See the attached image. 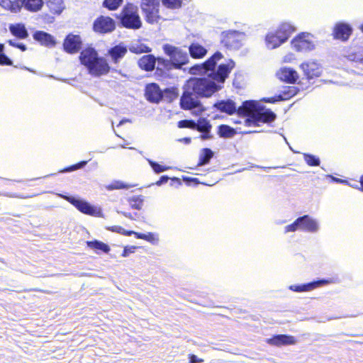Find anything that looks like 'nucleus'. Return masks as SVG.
Instances as JSON below:
<instances>
[{
  "mask_svg": "<svg viewBox=\"0 0 363 363\" xmlns=\"http://www.w3.org/2000/svg\"><path fill=\"white\" fill-rule=\"evenodd\" d=\"M129 50L131 52L135 53V54H140V53H143V52H149L151 51V49L145 45L131 46V47H130Z\"/></svg>",
  "mask_w": 363,
  "mask_h": 363,
  "instance_id": "nucleus-45",
  "label": "nucleus"
},
{
  "mask_svg": "<svg viewBox=\"0 0 363 363\" xmlns=\"http://www.w3.org/2000/svg\"><path fill=\"white\" fill-rule=\"evenodd\" d=\"M21 8L24 7L26 10L36 12L40 11L43 4V0H21Z\"/></svg>",
  "mask_w": 363,
  "mask_h": 363,
  "instance_id": "nucleus-28",
  "label": "nucleus"
},
{
  "mask_svg": "<svg viewBox=\"0 0 363 363\" xmlns=\"http://www.w3.org/2000/svg\"><path fill=\"white\" fill-rule=\"evenodd\" d=\"M201 134L199 136V138L202 140H207L213 139V136L211 134V130H208L206 132H200Z\"/></svg>",
  "mask_w": 363,
  "mask_h": 363,
  "instance_id": "nucleus-51",
  "label": "nucleus"
},
{
  "mask_svg": "<svg viewBox=\"0 0 363 363\" xmlns=\"http://www.w3.org/2000/svg\"><path fill=\"white\" fill-rule=\"evenodd\" d=\"M213 108L228 115L234 113L244 118V123L247 127H259L263 123L273 122L277 115L269 108L257 101L248 100L237 106L232 99L220 100L213 104Z\"/></svg>",
  "mask_w": 363,
  "mask_h": 363,
  "instance_id": "nucleus-2",
  "label": "nucleus"
},
{
  "mask_svg": "<svg viewBox=\"0 0 363 363\" xmlns=\"http://www.w3.org/2000/svg\"><path fill=\"white\" fill-rule=\"evenodd\" d=\"M298 91V88L294 86H284L283 89L279 92V95L283 98V101H286L294 96Z\"/></svg>",
  "mask_w": 363,
  "mask_h": 363,
  "instance_id": "nucleus-34",
  "label": "nucleus"
},
{
  "mask_svg": "<svg viewBox=\"0 0 363 363\" xmlns=\"http://www.w3.org/2000/svg\"><path fill=\"white\" fill-rule=\"evenodd\" d=\"M162 4L169 9H178L182 6L183 0H160Z\"/></svg>",
  "mask_w": 363,
  "mask_h": 363,
  "instance_id": "nucleus-42",
  "label": "nucleus"
},
{
  "mask_svg": "<svg viewBox=\"0 0 363 363\" xmlns=\"http://www.w3.org/2000/svg\"><path fill=\"white\" fill-rule=\"evenodd\" d=\"M327 177L330 178L331 181L333 182L337 183V184H349V182L345 179H342L337 177H335L333 175L328 174L326 175Z\"/></svg>",
  "mask_w": 363,
  "mask_h": 363,
  "instance_id": "nucleus-54",
  "label": "nucleus"
},
{
  "mask_svg": "<svg viewBox=\"0 0 363 363\" xmlns=\"http://www.w3.org/2000/svg\"><path fill=\"white\" fill-rule=\"evenodd\" d=\"M240 128H234L226 124L218 126L217 134L221 138H232L239 133Z\"/></svg>",
  "mask_w": 363,
  "mask_h": 363,
  "instance_id": "nucleus-24",
  "label": "nucleus"
},
{
  "mask_svg": "<svg viewBox=\"0 0 363 363\" xmlns=\"http://www.w3.org/2000/svg\"><path fill=\"white\" fill-rule=\"evenodd\" d=\"M116 29L115 21L105 16L97 17L93 23V30L100 34L110 33Z\"/></svg>",
  "mask_w": 363,
  "mask_h": 363,
  "instance_id": "nucleus-11",
  "label": "nucleus"
},
{
  "mask_svg": "<svg viewBox=\"0 0 363 363\" xmlns=\"http://www.w3.org/2000/svg\"><path fill=\"white\" fill-rule=\"evenodd\" d=\"M313 37L309 33H301L291 40V45L297 52L311 51L315 48Z\"/></svg>",
  "mask_w": 363,
  "mask_h": 363,
  "instance_id": "nucleus-10",
  "label": "nucleus"
},
{
  "mask_svg": "<svg viewBox=\"0 0 363 363\" xmlns=\"http://www.w3.org/2000/svg\"><path fill=\"white\" fill-rule=\"evenodd\" d=\"M156 63H157V66L156 67V74L162 77L165 75L167 71H169L174 68L172 62L170 59L167 60L164 57H157L156 58Z\"/></svg>",
  "mask_w": 363,
  "mask_h": 363,
  "instance_id": "nucleus-25",
  "label": "nucleus"
},
{
  "mask_svg": "<svg viewBox=\"0 0 363 363\" xmlns=\"http://www.w3.org/2000/svg\"><path fill=\"white\" fill-rule=\"evenodd\" d=\"M89 160H82L76 164H72L70 166L66 167L62 169H60L59 173H67L72 172L78 169H83L88 163Z\"/></svg>",
  "mask_w": 363,
  "mask_h": 363,
  "instance_id": "nucleus-40",
  "label": "nucleus"
},
{
  "mask_svg": "<svg viewBox=\"0 0 363 363\" xmlns=\"http://www.w3.org/2000/svg\"><path fill=\"white\" fill-rule=\"evenodd\" d=\"M359 183H360L359 191L363 192V174L360 177Z\"/></svg>",
  "mask_w": 363,
  "mask_h": 363,
  "instance_id": "nucleus-63",
  "label": "nucleus"
},
{
  "mask_svg": "<svg viewBox=\"0 0 363 363\" xmlns=\"http://www.w3.org/2000/svg\"><path fill=\"white\" fill-rule=\"evenodd\" d=\"M260 132H262V130H254V129L249 130H242L240 129L239 130V133H240L242 135H247V134L256 133H260Z\"/></svg>",
  "mask_w": 363,
  "mask_h": 363,
  "instance_id": "nucleus-59",
  "label": "nucleus"
},
{
  "mask_svg": "<svg viewBox=\"0 0 363 363\" xmlns=\"http://www.w3.org/2000/svg\"><path fill=\"white\" fill-rule=\"evenodd\" d=\"M0 5L11 12H18L21 9V0H0Z\"/></svg>",
  "mask_w": 363,
  "mask_h": 363,
  "instance_id": "nucleus-30",
  "label": "nucleus"
},
{
  "mask_svg": "<svg viewBox=\"0 0 363 363\" xmlns=\"http://www.w3.org/2000/svg\"><path fill=\"white\" fill-rule=\"evenodd\" d=\"M50 11L54 14H60L65 9L63 0H45Z\"/></svg>",
  "mask_w": 363,
  "mask_h": 363,
  "instance_id": "nucleus-31",
  "label": "nucleus"
},
{
  "mask_svg": "<svg viewBox=\"0 0 363 363\" xmlns=\"http://www.w3.org/2000/svg\"><path fill=\"white\" fill-rule=\"evenodd\" d=\"M134 185L126 184L121 180H114L111 184L106 186V189L108 191L116 189H128Z\"/></svg>",
  "mask_w": 363,
  "mask_h": 363,
  "instance_id": "nucleus-36",
  "label": "nucleus"
},
{
  "mask_svg": "<svg viewBox=\"0 0 363 363\" xmlns=\"http://www.w3.org/2000/svg\"><path fill=\"white\" fill-rule=\"evenodd\" d=\"M223 58L220 52H216L203 63L196 64L190 69L193 74H201V77H191L183 86V93L179 105L183 110H191L197 116L206 108L199 100L200 98H209L223 87L232 69L235 67L233 60L228 63L218 62Z\"/></svg>",
  "mask_w": 363,
  "mask_h": 363,
  "instance_id": "nucleus-1",
  "label": "nucleus"
},
{
  "mask_svg": "<svg viewBox=\"0 0 363 363\" xmlns=\"http://www.w3.org/2000/svg\"><path fill=\"white\" fill-rule=\"evenodd\" d=\"M106 229L111 232L117 233H119L121 235H122V233L124 232V228L119 225H113V226L108 227Z\"/></svg>",
  "mask_w": 363,
  "mask_h": 363,
  "instance_id": "nucleus-53",
  "label": "nucleus"
},
{
  "mask_svg": "<svg viewBox=\"0 0 363 363\" xmlns=\"http://www.w3.org/2000/svg\"><path fill=\"white\" fill-rule=\"evenodd\" d=\"M79 59L80 63L85 67L88 73L92 77H99L106 75L111 70L113 72L119 73L123 77H126L121 70L111 69L107 60L104 57L99 56L97 50L92 46L82 50Z\"/></svg>",
  "mask_w": 363,
  "mask_h": 363,
  "instance_id": "nucleus-3",
  "label": "nucleus"
},
{
  "mask_svg": "<svg viewBox=\"0 0 363 363\" xmlns=\"http://www.w3.org/2000/svg\"><path fill=\"white\" fill-rule=\"evenodd\" d=\"M213 155L214 152L211 149L208 147L203 148L199 155L198 165L204 166L206 164H208L210 162L212 157H213Z\"/></svg>",
  "mask_w": 363,
  "mask_h": 363,
  "instance_id": "nucleus-33",
  "label": "nucleus"
},
{
  "mask_svg": "<svg viewBox=\"0 0 363 363\" xmlns=\"http://www.w3.org/2000/svg\"><path fill=\"white\" fill-rule=\"evenodd\" d=\"M193 123H195V121L194 120H181L178 122L177 126L179 128H191L193 129L194 125Z\"/></svg>",
  "mask_w": 363,
  "mask_h": 363,
  "instance_id": "nucleus-48",
  "label": "nucleus"
},
{
  "mask_svg": "<svg viewBox=\"0 0 363 363\" xmlns=\"http://www.w3.org/2000/svg\"><path fill=\"white\" fill-rule=\"evenodd\" d=\"M163 51L172 62L174 69H180L189 62V55L186 51L169 44H164Z\"/></svg>",
  "mask_w": 363,
  "mask_h": 363,
  "instance_id": "nucleus-8",
  "label": "nucleus"
},
{
  "mask_svg": "<svg viewBox=\"0 0 363 363\" xmlns=\"http://www.w3.org/2000/svg\"><path fill=\"white\" fill-rule=\"evenodd\" d=\"M179 141L180 142H183L186 145H189L190 144L191 141V138H189V137H186V138H183L182 139H179Z\"/></svg>",
  "mask_w": 363,
  "mask_h": 363,
  "instance_id": "nucleus-61",
  "label": "nucleus"
},
{
  "mask_svg": "<svg viewBox=\"0 0 363 363\" xmlns=\"http://www.w3.org/2000/svg\"><path fill=\"white\" fill-rule=\"evenodd\" d=\"M244 39L245 34L238 30L224 31L221 34V43L230 50L240 48Z\"/></svg>",
  "mask_w": 363,
  "mask_h": 363,
  "instance_id": "nucleus-9",
  "label": "nucleus"
},
{
  "mask_svg": "<svg viewBox=\"0 0 363 363\" xmlns=\"http://www.w3.org/2000/svg\"><path fill=\"white\" fill-rule=\"evenodd\" d=\"M123 3V0H104L102 6L108 11H116Z\"/></svg>",
  "mask_w": 363,
  "mask_h": 363,
  "instance_id": "nucleus-39",
  "label": "nucleus"
},
{
  "mask_svg": "<svg viewBox=\"0 0 363 363\" xmlns=\"http://www.w3.org/2000/svg\"><path fill=\"white\" fill-rule=\"evenodd\" d=\"M33 38L41 45L53 48L56 45L55 38L49 33L43 30H36L33 33Z\"/></svg>",
  "mask_w": 363,
  "mask_h": 363,
  "instance_id": "nucleus-18",
  "label": "nucleus"
},
{
  "mask_svg": "<svg viewBox=\"0 0 363 363\" xmlns=\"http://www.w3.org/2000/svg\"><path fill=\"white\" fill-rule=\"evenodd\" d=\"M262 101H264V102L275 104V103L279 102V101H283V98H281L279 94L275 95L274 96H272V97L263 98L262 99Z\"/></svg>",
  "mask_w": 363,
  "mask_h": 363,
  "instance_id": "nucleus-49",
  "label": "nucleus"
},
{
  "mask_svg": "<svg viewBox=\"0 0 363 363\" xmlns=\"http://www.w3.org/2000/svg\"><path fill=\"white\" fill-rule=\"evenodd\" d=\"M118 20V26L131 30H138L143 23L138 13V9L133 4H125L121 13L116 15Z\"/></svg>",
  "mask_w": 363,
  "mask_h": 363,
  "instance_id": "nucleus-4",
  "label": "nucleus"
},
{
  "mask_svg": "<svg viewBox=\"0 0 363 363\" xmlns=\"http://www.w3.org/2000/svg\"><path fill=\"white\" fill-rule=\"evenodd\" d=\"M136 238L145 240L152 245L157 244L158 241H159L157 235H156L154 233H151V232H149L147 233H139L136 234Z\"/></svg>",
  "mask_w": 363,
  "mask_h": 363,
  "instance_id": "nucleus-37",
  "label": "nucleus"
},
{
  "mask_svg": "<svg viewBox=\"0 0 363 363\" xmlns=\"http://www.w3.org/2000/svg\"><path fill=\"white\" fill-rule=\"evenodd\" d=\"M347 184L349 185L350 186L354 188V189L359 190L360 184H352L349 183V184Z\"/></svg>",
  "mask_w": 363,
  "mask_h": 363,
  "instance_id": "nucleus-64",
  "label": "nucleus"
},
{
  "mask_svg": "<svg viewBox=\"0 0 363 363\" xmlns=\"http://www.w3.org/2000/svg\"><path fill=\"white\" fill-rule=\"evenodd\" d=\"M296 27L290 23H282L275 33H269L265 38L268 48L274 49L287 41L291 34L296 31Z\"/></svg>",
  "mask_w": 363,
  "mask_h": 363,
  "instance_id": "nucleus-5",
  "label": "nucleus"
},
{
  "mask_svg": "<svg viewBox=\"0 0 363 363\" xmlns=\"http://www.w3.org/2000/svg\"><path fill=\"white\" fill-rule=\"evenodd\" d=\"M194 130H196L199 132H206L208 130H211L212 125L210 123V121L206 118H199L197 121H195V123H193Z\"/></svg>",
  "mask_w": 363,
  "mask_h": 363,
  "instance_id": "nucleus-32",
  "label": "nucleus"
},
{
  "mask_svg": "<svg viewBox=\"0 0 363 363\" xmlns=\"http://www.w3.org/2000/svg\"><path fill=\"white\" fill-rule=\"evenodd\" d=\"M169 179L171 180L170 185L172 186H175L176 187H179L182 185V182L178 177H172Z\"/></svg>",
  "mask_w": 363,
  "mask_h": 363,
  "instance_id": "nucleus-56",
  "label": "nucleus"
},
{
  "mask_svg": "<svg viewBox=\"0 0 363 363\" xmlns=\"http://www.w3.org/2000/svg\"><path fill=\"white\" fill-rule=\"evenodd\" d=\"M130 206L136 210H140L143 206L144 196L142 195L133 196L128 199Z\"/></svg>",
  "mask_w": 363,
  "mask_h": 363,
  "instance_id": "nucleus-35",
  "label": "nucleus"
},
{
  "mask_svg": "<svg viewBox=\"0 0 363 363\" xmlns=\"http://www.w3.org/2000/svg\"><path fill=\"white\" fill-rule=\"evenodd\" d=\"M117 213L118 214H121V215L124 216L125 217H126L130 220H136V218L135 217H133V216L131 213L122 211H117Z\"/></svg>",
  "mask_w": 363,
  "mask_h": 363,
  "instance_id": "nucleus-58",
  "label": "nucleus"
},
{
  "mask_svg": "<svg viewBox=\"0 0 363 363\" xmlns=\"http://www.w3.org/2000/svg\"><path fill=\"white\" fill-rule=\"evenodd\" d=\"M60 196L69 203L72 204L79 211L82 213L92 216H101V211L100 208L91 204L84 199L73 196H67L60 194Z\"/></svg>",
  "mask_w": 363,
  "mask_h": 363,
  "instance_id": "nucleus-7",
  "label": "nucleus"
},
{
  "mask_svg": "<svg viewBox=\"0 0 363 363\" xmlns=\"http://www.w3.org/2000/svg\"><path fill=\"white\" fill-rule=\"evenodd\" d=\"M147 161L155 174H160L172 168L169 166L162 165L150 159H147Z\"/></svg>",
  "mask_w": 363,
  "mask_h": 363,
  "instance_id": "nucleus-41",
  "label": "nucleus"
},
{
  "mask_svg": "<svg viewBox=\"0 0 363 363\" xmlns=\"http://www.w3.org/2000/svg\"><path fill=\"white\" fill-rule=\"evenodd\" d=\"M63 50L68 54H75L79 52L82 47V40L79 35L69 33L63 41Z\"/></svg>",
  "mask_w": 363,
  "mask_h": 363,
  "instance_id": "nucleus-13",
  "label": "nucleus"
},
{
  "mask_svg": "<svg viewBox=\"0 0 363 363\" xmlns=\"http://www.w3.org/2000/svg\"><path fill=\"white\" fill-rule=\"evenodd\" d=\"M189 52L193 58H203L207 54V50L198 43H192L189 47Z\"/></svg>",
  "mask_w": 363,
  "mask_h": 363,
  "instance_id": "nucleus-29",
  "label": "nucleus"
},
{
  "mask_svg": "<svg viewBox=\"0 0 363 363\" xmlns=\"http://www.w3.org/2000/svg\"><path fill=\"white\" fill-rule=\"evenodd\" d=\"M347 58L351 62L352 67L357 69L355 72L361 74L358 70L363 71V48L359 52L349 54Z\"/></svg>",
  "mask_w": 363,
  "mask_h": 363,
  "instance_id": "nucleus-23",
  "label": "nucleus"
},
{
  "mask_svg": "<svg viewBox=\"0 0 363 363\" xmlns=\"http://www.w3.org/2000/svg\"><path fill=\"white\" fill-rule=\"evenodd\" d=\"M140 6L147 23L157 24L164 20L160 15V0H141Z\"/></svg>",
  "mask_w": 363,
  "mask_h": 363,
  "instance_id": "nucleus-6",
  "label": "nucleus"
},
{
  "mask_svg": "<svg viewBox=\"0 0 363 363\" xmlns=\"http://www.w3.org/2000/svg\"><path fill=\"white\" fill-rule=\"evenodd\" d=\"M127 122L130 123V122H131V121H130V119H128V118H123V119H121V120L120 121V122H119V123H118V126L123 125H124V124H125V123H127Z\"/></svg>",
  "mask_w": 363,
  "mask_h": 363,
  "instance_id": "nucleus-62",
  "label": "nucleus"
},
{
  "mask_svg": "<svg viewBox=\"0 0 363 363\" xmlns=\"http://www.w3.org/2000/svg\"><path fill=\"white\" fill-rule=\"evenodd\" d=\"M352 26L345 22L337 23L333 29V35L335 39L342 41L347 40L352 34Z\"/></svg>",
  "mask_w": 363,
  "mask_h": 363,
  "instance_id": "nucleus-17",
  "label": "nucleus"
},
{
  "mask_svg": "<svg viewBox=\"0 0 363 363\" xmlns=\"http://www.w3.org/2000/svg\"><path fill=\"white\" fill-rule=\"evenodd\" d=\"M267 342L270 345L281 347L292 345L296 343L295 337L286 334L274 335L267 339Z\"/></svg>",
  "mask_w": 363,
  "mask_h": 363,
  "instance_id": "nucleus-16",
  "label": "nucleus"
},
{
  "mask_svg": "<svg viewBox=\"0 0 363 363\" xmlns=\"http://www.w3.org/2000/svg\"><path fill=\"white\" fill-rule=\"evenodd\" d=\"M303 157L306 163L310 167H318L320 164V159L315 155L303 153Z\"/></svg>",
  "mask_w": 363,
  "mask_h": 363,
  "instance_id": "nucleus-38",
  "label": "nucleus"
},
{
  "mask_svg": "<svg viewBox=\"0 0 363 363\" xmlns=\"http://www.w3.org/2000/svg\"><path fill=\"white\" fill-rule=\"evenodd\" d=\"M7 43L10 46L20 50L21 52H25L27 50V45L23 43L19 42L17 38L7 40Z\"/></svg>",
  "mask_w": 363,
  "mask_h": 363,
  "instance_id": "nucleus-44",
  "label": "nucleus"
},
{
  "mask_svg": "<svg viewBox=\"0 0 363 363\" xmlns=\"http://www.w3.org/2000/svg\"><path fill=\"white\" fill-rule=\"evenodd\" d=\"M252 167L262 168V169H264V170L271 169V167H261V166H259V165H251V166H250L248 167H245V168L240 169L239 170H237L236 172H243L245 170H250Z\"/></svg>",
  "mask_w": 363,
  "mask_h": 363,
  "instance_id": "nucleus-57",
  "label": "nucleus"
},
{
  "mask_svg": "<svg viewBox=\"0 0 363 363\" xmlns=\"http://www.w3.org/2000/svg\"><path fill=\"white\" fill-rule=\"evenodd\" d=\"M127 52V46L123 43H120L108 50V55L113 63L117 64L123 58Z\"/></svg>",
  "mask_w": 363,
  "mask_h": 363,
  "instance_id": "nucleus-20",
  "label": "nucleus"
},
{
  "mask_svg": "<svg viewBox=\"0 0 363 363\" xmlns=\"http://www.w3.org/2000/svg\"><path fill=\"white\" fill-rule=\"evenodd\" d=\"M296 230H300L299 224L297 218L292 223L287 225L284 227V233L286 234L288 233L296 232Z\"/></svg>",
  "mask_w": 363,
  "mask_h": 363,
  "instance_id": "nucleus-47",
  "label": "nucleus"
},
{
  "mask_svg": "<svg viewBox=\"0 0 363 363\" xmlns=\"http://www.w3.org/2000/svg\"><path fill=\"white\" fill-rule=\"evenodd\" d=\"M277 77L286 83L294 84L298 79L297 72L291 67H282L277 72Z\"/></svg>",
  "mask_w": 363,
  "mask_h": 363,
  "instance_id": "nucleus-21",
  "label": "nucleus"
},
{
  "mask_svg": "<svg viewBox=\"0 0 363 363\" xmlns=\"http://www.w3.org/2000/svg\"><path fill=\"white\" fill-rule=\"evenodd\" d=\"M169 179L170 177H169L167 175H162L160 177L159 180L155 183V184L157 186H162L166 184L169 180Z\"/></svg>",
  "mask_w": 363,
  "mask_h": 363,
  "instance_id": "nucleus-52",
  "label": "nucleus"
},
{
  "mask_svg": "<svg viewBox=\"0 0 363 363\" xmlns=\"http://www.w3.org/2000/svg\"><path fill=\"white\" fill-rule=\"evenodd\" d=\"M145 96L149 102L159 104L164 99V93L157 84L150 83L145 86Z\"/></svg>",
  "mask_w": 363,
  "mask_h": 363,
  "instance_id": "nucleus-15",
  "label": "nucleus"
},
{
  "mask_svg": "<svg viewBox=\"0 0 363 363\" xmlns=\"http://www.w3.org/2000/svg\"><path fill=\"white\" fill-rule=\"evenodd\" d=\"M332 282L331 279H318L307 283L290 285L289 289L296 293L307 292Z\"/></svg>",
  "mask_w": 363,
  "mask_h": 363,
  "instance_id": "nucleus-12",
  "label": "nucleus"
},
{
  "mask_svg": "<svg viewBox=\"0 0 363 363\" xmlns=\"http://www.w3.org/2000/svg\"><path fill=\"white\" fill-rule=\"evenodd\" d=\"M140 68L145 71H152L156 65V57L152 55L143 56L138 62Z\"/></svg>",
  "mask_w": 363,
  "mask_h": 363,
  "instance_id": "nucleus-26",
  "label": "nucleus"
},
{
  "mask_svg": "<svg viewBox=\"0 0 363 363\" xmlns=\"http://www.w3.org/2000/svg\"><path fill=\"white\" fill-rule=\"evenodd\" d=\"M138 233H139L133 231V230H127L124 229V232L122 233V235H125V236H130V235H134L135 237L136 238V234H138Z\"/></svg>",
  "mask_w": 363,
  "mask_h": 363,
  "instance_id": "nucleus-60",
  "label": "nucleus"
},
{
  "mask_svg": "<svg viewBox=\"0 0 363 363\" xmlns=\"http://www.w3.org/2000/svg\"><path fill=\"white\" fill-rule=\"evenodd\" d=\"M203 362V359L199 358L195 354H189V363H201Z\"/></svg>",
  "mask_w": 363,
  "mask_h": 363,
  "instance_id": "nucleus-55",
  "label": "nucleus"
},
{
  "mask_svg": "<svg viewBox=\"0 0 363 363\" xmlns=\"http://www.w3.org/2000/svg\"><path fill=\"white\" fill-rule=\"evenodd\" d=\"M300 67L309 80L319 77L322 72L321 66L315 62H303L300 65Z\"/></svg>",
  "mask_w": 363,
  "mask_h": 363,
  "instance_id": "nucleus-19",
  "label": "nucleus"
},
{
  "mask_svg": "<svg viewBox=\"0 0 363 363\" xmlns=\"http://www.w3.org/2000/svg\"><path fill=\"white\" fill-rule=\"evenodd\" d=\"M135 246H125L123 249L122 257H128L130 254L135 252Z\"/></svg>",
  "mask_w": 363,
  "mask_h": 363,
  "instance_id": "nucleus-50",
  "label": "nucleus"
},
{
  "mask_svg": "<svg viewBox=\"0 0 363 363\" xmlns=\"http://www.w3.org/2000/svg\"><path fill=\"white\" fill-rule=\"evenodd\" d=\"M0 65L1 66H12L13 60L5 54L4 51H0Z\"/></svg>",
  "mask_w": 363,
  "mask_h": 363,
  "instance_id": "nucleus-46",
  "label": "nucleus"
},
{
  "mask_svg": "<svg viewBox=\"0 0 363 363\" xmlns=\"http://www.w3.org/2000/svg\"><path fill=\"white\" fill-rule=\"evenodd\" d=\"M9 30L11 34L18 40H24L29 36L28 31L25 24L22 23L9 24Z\"/></svg>",
  "mask_w": 363,
  "mask_h": 363,
  "instance_id": "nucleus-22",
  "label": "nucleus"
},
{
  "mask_svg": "<svg viewBox=\"0 0 363 363\" xmlns=\"http://www.w3.org/2000/svg\"><path fill=\"white\" fill-rule=\"evenodd\" d=\"M162 91L164 93V98L169 99L170 101L179 96V89L177 87L166 88Z\"/></svg>",
  "mask_w": 363,
  "mask_h": 363,
  "instance_id": "nucleus-43",
  "label": "nucleus"
},
{
  "mask_svg": "<svg viewBox=\"0 0 363 363\" xmlns=\"http://www.w3.org/2000/svg\"><path fill=\"white\" fill-rule=\"evenodd\" d=\"M299 228L301 231L307 232L310 233H316L320 230L319 222L311 217V216L306 214L297 218Z\"/></svg>",
  "mask_w": 363,
  "mask_h": 363,
  "instance_id": "nucleus-14",
  "label": "nucleus"
},
{
  "mask_svg": "<svg viewBox=\"0 0 363 363\" xmlns=\"http://www.w3.org/2000/svg\"><path fill=\"white\" fill-rule=\"evenodd\" d=\"M86 244L87 247L94 250L97 254L100 252L107 254L111 250L110 247L107 244L98 240H88L86 242Z\"/></svg>",
  "mask_w": 363,
  "mask_h": 363,
  "instance_id": "nucleus-27",
  "label": "nucleus"
}]
</instances>
